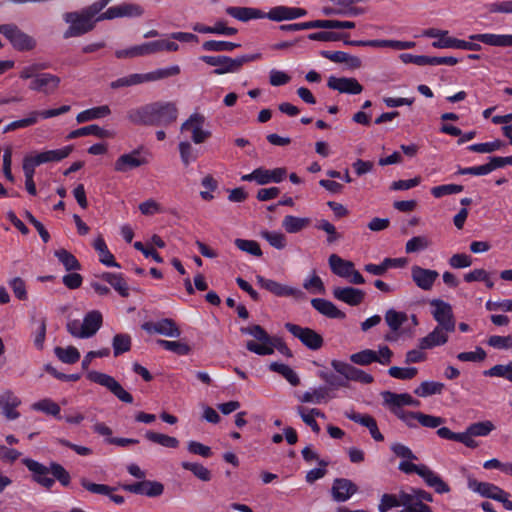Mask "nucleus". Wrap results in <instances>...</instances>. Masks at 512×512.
I'll list each match as a JSON object with an SVG mask.
<instances>
[{"label":"nucleus","mask_w":512,"mask_h":512,"mask_svg":"<svg viewBox=\"0 0 512 512\" xmlns=\"http://www.w3.org/2000/svg\"><path fill=\"white\" fill-rule=\"evenodd\" d=\"M330 364L338 375L328 371H320L318 376L332 389L347 388L350 381L361 384H371L374 381L371 374L347 362L333 359Z\"/></svg>","instance_id":"1"},{"label":"nucleus","mask_w":512,"mask_h":512,"mask_svg":"<svg viewBox=\"0 0 512 512\" xmlns=\"http://www.w3.org/2000/svg\"><path fill=\"white\" fill-rule=\"evenodd\" d=\"M98 13V9L93 4L81 12H67L64 20L70 25L63 34L64 39L79 37L92 31L98 21L97 18L95 19Z\"/></svg>","instance_id":"2"},{"label":"nucleus","mask_w":512,"mask_h":512,"mask_svg":"<svg viewBox=\"0 0 512 512\" xmlns=\"http://www.w3.org/2000/svg\"><path fill=\"white\" fill-rule=\"evenodd\" d=\"M261 57V53H254L241 55L236 58L225 55H202L199 59L210 66L216 67L213 71L214 74L223 75L227 73H237L244 64L259 60Z\"/></svg>","instance_id":"3"},{"label":"nucleus","mask_w":512,"mask_h":512,"mask_svg":"<svg viewBox=\"0 0 512 512\" xmlns=\"http://www.w3.org/2000/svg\"><path fill=\"white\" fill-rule=\"evenodd\" d=\"M179 45L170 40H156L146 42L141 45H136L124 50L116 51L115 55L117 58H133L138 56H145L158 53L160 51L175 52L178 51Z\"/></svg>","instance_id":"4"},{"label":"nucleus","mask_w":512,"mask_h":512,"mask_svg":"<svg viewBox=\"0 0 512 512\" xmlns=\"http://www.w3.org/2000/svg\"><path fill=\"white\" fill-rule=\"evenodd\" d=\"M433 502V495L424 489L410 487L402 491L403 509L399 512H433L427 504Z\"/></svg>","instance_id":"5"},{"label":"nucleus","mask_w":512,"mask_h":512,"mask_svg":"<svg viewBox=\"0 0 512 512\" xmlns=\"http://www.w3.org/2000/svg\"><path fill=\"white\" fill-rule=\"evenodd\" d=\"M0 34H2L19 52L32 51L37 46V41L31 35L22 31L16 24H0Z\"/></svg>","instance_id":"6"},{"label":"nucleus","mask_w":512,"mask_h":512,"mask_svg":"<svg viewBox=\"0 0 512 512\" xmlns=\"http://www.w3.org/2000/svg\"><path fill=\"white\" fill-rule=\"evenodd\" d=\"M468 487L472 491L479 493L482 497L502 503L506 510L512 511V501L509 500L510 494L499 486L489 482H480L474 478H468Z\"/></svg>","instance_id":"7"},{"label":"nucleus","mask_w":512,"mask_h":512,"mask_svg":"<svg viewBox=\"0 0 512 512\" xmlns=\"http://www.w3.org/2000/svg\"><path fill=\"white\" fill-rule=\"evenodd\" d=\"M240 332L245 335H250L260 342L259 344L254 341H248L246 343V348L248 351L261 356L273 354L272 348L268 347V343L271 341V336L262 326L253 324L248 327H241Z\"/></svg>","instance_id":"8"},{"label":"nucleus","mask_w":512,"mask_h":512,"mask_svg":"<svg viewBox=\"0 0 512 512\" xmlns=\"http://www.w3.org/2000/svg\"><path fill=\"white\" fill-rule=\"evenodd\" d=\"M87 379L91 382L106 387L114 396L124 403H132L133 396L127 392L121 384L112 376L99 371H89Z\"/></svg>","instance_id":"9"},{"label":"nucleus","mask_w":512,"mask_h":512,"mask_svg":"<svg viewBox=\"0 0 512 512\" xmlns=\"http://www.w3.org/2000/svg\"><path fill=\"white\" fill-rule=\"evenodd\" d=\"M284 327L289 333H291L310 350H319L324 344L323 337L309 327H302L290 322L285 323Z\"/></svg>","instance_id":"10"},{"label":"nucleus","mask_w":512,"mask_h":512,"mask_svg":"<svg viewBox=\"0 0 512 512\" xmlns=\"http://www.w3.org/2000/svg\"><path fill=\"white\" fill-rule=\"evenodd\" d=\"M178 109L174 102L152 103V126L167 127L177 120Z\"/></svg>","instance_id":"11"},{"label":"nucleus","mask_w":512,"mask_h":512,"mask_svg":"<svg viewBox=\"0 0 512 512\" xmlns=\"http://www.w3.org/2000/svg\"><path fill=\"white\" fill-rule=\"evenodd\" d=\"M256 280L261 288L269 291L277 297H293L296 300H304L306 298L305 293L301 289L281 284L261 275H257Z\"/></svg>","instance_id":"12"},{"label":"nucleus","mask_w":512,"mask_h":512,"mask_svg":"<svg viewBox=\"0 0 512 512\" xmlns=\"http://www.w3.org/2000/svg\"><path fill=\"white\" fill-rule=\"evenodd\" d=\"M430 304L434 307L432 315L438 323L437 326L444 328L446 332H453L455 319L451 305L441 299H434Z\"/></svg>","instance_id":"13"},{"label":"nucleus","mask_w":512,"mask_h":512,"mask_svg":"<svg viewBox=\"0 0 512 512\" xmlns=\"http://www.w3.org/2000/svg\"><path fill=\"white\" fill-rule=\"evenodd\" d=\"M119 488L130 493L152 498L161 496L164 492V485L162 483L146 479L132 484H119Z\"/></svg>","instance_id":"14"},{"label":"nucleus","mask_w":512,"mask_h":512,"mask_svg":"<svg viewBox=\"0 0 512 512\" xmlns=\"http://www.w3.org/2000/svg\"><path fill=\"white\" fill-rule=\"evenodd\" d=\"M148 163V159L142 155V149L137 148L130 153L122 154L114 163V170L126 173Z\"/></svg>","instance_id":"15"},{"label":"nucleus","mask_w":512,"mask_h":512,"mask_svg":"<svg viewBox=\"0 0 512 512\" xmlns=\"http://www.w3.org/2000/svg\"><path fill=\"white\" fill-rule=\"evenodd\" d=\"M141 328L150 334L156 333L166 337L177 338L181 335V330L171 318H163L156 322H144Z\"/></svg>","instance_id":"16"},{"label":"nucleus","mask_w":512,"mask_h":512,"mask_svg":"<svg viewBox=\"0 0 512 512\" xmlns=\"http://www.w3.org/2000/svg\"><path fill=\"white\" fill-rule=\"evenodd\" d=\"M205 122V117L199 113H193L184 123L181 125V131H192V141L195 144H201L211 136V132L203 130L202 126Z\"/></svg>","instance_id":"17"},{"label":"nucleus","mask_w":512,"mask_h":512,"mask_svg":"<svg viewBox=\"0 0 512 512\" xmlns=\"http://www.w3.org/2000/svg\"><path fill=\"white\" fill-rule=\"evenodd\" d=\"M358 491V486L350 479L336 478L331 487V495L335 502L348 501Z\"/></svg>","instance_id":"18"},{"label":"nucleus","mask_w":512,"mask_h":512,"mask_svg":"<svg viewBox=\"0 0 512 512\" xmlns=\"http://www.w3.org/2000/svg\"><path fill=\"white\" fill-rule=\"evenodd\" d=\"M61 79L57 75L50 73L37 74L29 84V88L33 91L43 92L44 94L54 93L59 85Z\"/></svg>","instance_id":"19"},{"label":"nucleus","mask_w":512,"mask_h":512,"mask_svg":"<svg viewBox=\"0 0 512 512\" xmlns=\"http://www.w3.org/2000/svg\"><path fill=\"white\" fill-rule=\"evenodd\" d=\"M327 86L339 93L350 95H357L363 91V86L356 78L330 76L327 81Z\"/></svg>","instance_id":"20"},{"label":"nucleus","mask_w":512,"mask_h":512,"mask_svg":"<svg viewBox=\"0 0 512 512\" xmlns=\"http://www.w3.org/2000/svg\"><path fill=\"white\" fill-rule=\"evenodd\" d=\"M384 403L387 405L391 411V413H396L397 411H404L402 409L403 406H419L420 402L414 399L408 393H393L390 391H385L382 393Z\"/></svg>","instance_id":"21"},{"label":"nucleus","mask_w":512,"mask_h":512,"mask_svg":"<svg viewBox=\"0 0 512 512\" xmlns=\"http://www.w3.org/2000/svg\"><path fill=\"white\" fill-rule=\"evenodd\" d=\"M23 464L33 473L35 482L47 489L54 485V478L48 476L50 474L49 467L29 458L23 459Z\"/></svg>","instance_id":"22"},{"label":"nucleus","mask_w":512,"mask_h":512,"mask_svg":"<svg viewBox=\"0 0 512 512\" xmlns=\"http://www.w3.org/2000/svg\"><path fill=\"white\" fill-rule=\"evenodd\" d=\"M23 464L33 473L35 482L47 489L54 485V478L48 476L50 474L49 467L29 458L23 459Z\"/></svg>","instance_id":"23"},{"label":"nucleus","mask_w":512,"mask_h":512,"mask_svg":"<svg viewBox=\"0 0 512 512\" xmlns=\"http://www.w3.org/2000/svg\"><path fill=\"white\" fill-rule=\"evenodd\" d=\"M411 277L417 287L422 290L429 291L432 289L435 281L439 277V273L436 270L414 265L411 268Z\"/></svg>","instance_id":"24"},{"label":"nucleus","mask_w":512,"mask_h":512,"mask_svg":"<svg viewBox=\"0 0 512 512\" xmlns=\"http://www.w3.org/2000/svg\"><path fill=\"white\" fill-rule=\"evenodd\" d=\"M307 15V10L297 7L275 6L267 12V18L271 21L282 22L294 20Z\"/></svg>","instance_id":"25"},{"label":"nucleus","mask_w":512,"mask_h":512,"mask_svg":"<svg viewBox=\"0 0 512 512\" xmlns=\"http://www.w3.org/2000/svg\"><path fill=\"white\" fill-rule=\"evenodd\" d=\"M81 486L86 489L87 491L99 494V495H105L110 498L111 501H113L117 505H121L125 502V499L121 495L113 494L114 491H116L117 487H112L106 484H97L90 482L87 478L82 477L80 479Z\"/></svg>","instance_id":"26"},{"label":"nucleus","mask_w":512,"mask_h":512,"mask_svg":"<svg viewBox=\"0 0 512 512\" xmlns=\"http://www.w3.org/2000/svg\"><path fill=\"white\" fill-rule=\"evenodd\" d=\"M332 294L335 299L350 306L360 305L365 298V292L354 287H335Z\"/></svg>","instance_id":"27"},{"label":"nucleus","mask_w":512,"mask_h":512,"mask_svg":"<svg viewBox=\"0 0 512 512\" xmlns=\"http://www.w3.org/2000/svg\"><path fill=\"white\" fill-rule=\"evenodd\" d=\"M495 429L494 424L489 421H481L470 424L465 432H462L465 437H467L469 440L467 442H470L472 444H464L468 448H476L478 446V443L473 439V437H479V436H487Z\"/></svg>","instance_id":"28"},{"label":"nucleus","mask_w":512,"mask_h":512,"mask_svg":"<svg viewBox=\"0 0 512 512\" xmlns=\"http://www.w3.org/2000/svg\"><path fill=\"white\" fill-rule=\"evenodd\" d=\"M346 417L348 419H350L351 421L366 427L369 430L371 437L375 441H377V442L384 441V436L379 431L377 422L374 419V417H372L371 415L353 412L350 414H346Z\"/></svg>","instance_id":"29"},{"label":"nucleus","mask_w":512,"mask_h":512,"mask_svg":"<svg viewBox=\"0 0 512 512\" xmlns=\"http://www.w3.org/2000/svg\"><path fill=\"white\" fill-rule=\"evenodd\" d=\"M225 12L229 16L242 22H248L252 19L267 18V13L263 12L258 8L253 7L229 6L225 9Z\"/></svg>","instance_id":"30"},{"label":"nucleus","mask_w":512,"mask_h":512,"mask_svg":"<svg viewBox=\"0 0 512 512\" xmlns=\"http://www.w3.org/2000/svg\"><path fill=\"white\" fill-rule=\"evenodd\" d=\"M470 40H476L489 46L494 47H512V34H472L469 36Z\"/></svg>","instance_id":"31"},{"label":"nucleus","mask_w":512,"mask_h":512,"mask_svg":"<svg viewBox=\"0 0 512 512\" xmlns=\"http://www.w3.org/2000/svg\"><path fill=\"white\" fill-rule=\"evenodd\" d=\"M20 404L21 400L11 390H7L0 395V408L9 420L17 419L20 416L19 412L16 411Z\"/></svg>","instance_id":"32"},{"label":"nucleus","mask_w":512,"mask_h":512,"mask_svg":"<svg viewBox=\"0 0 512 512\" xmlns=\"http://www.w3.org/2000/svg\"><path fill=\"white\" fill-rule=\"evenodd\" d=\"M103 323L102 314L98 310L88 312L82 322V338L94 336Z\"/></svg>","instance_id":"33"},{"label":"nucleus","mask_w":512,"mask_h":512,"mask_svg":"<svg viewBox=\"0 0 512 512\" xmlns=\"http://www.w3.org/2000/svg\"><path fill=\"white\" fill-rule=\"evenodd\" d=\"M420 477L428 487L433 488L438 494H444L450 491L449 485L427 465H424Z\"/></svg>","instance_id":"34"},{"label":"nucleus","mask_w":512,"mask_h":512,"mask_svg":"<svg viewBox=\"0 0 512 512\" xmlns=\"http://www.w3.org/2000/svg\"><path fill=\"white\" fill-rule=\"evenodd\" d=\"M127 119L135 125L152 126V103L130 109Z\"/></svg>","instance_id":"35"},{"label":"nucleus","mask_w":512,"mask_h":512,"mask_svg":"<svg viewBox=\"0 0 512 512\" xmlns=\"http://www.w3.org/2000/svg\"><path fill=\"white\" fill-rule=\"evenodd\" d=\"M312 307L320 314L331 319H344L346 314L338 309L334 303L323 298H314L311 300Z\"/></svg>","instance_id":"36"},{"label":"nucleus","mask_w":512,"mask_h":512,"mask_svg":"<svg viewBox=\"0 0 512 512\" xmlns=\"http://www.w3.org/2000/svg\"><path fill=\"white\" fill-rule=\"evenodd\" d=\"M448 332L444 328L436 326L432 332L419 340L420 349H432L444 345L448 341Z\"/></svg>","instance_id":"37"},{"label":"nucleus","mask_w":512,"mask_h":512,"mask_svg":"<svg viewBox=\"0 0 512 512\" xmlns=\"http://www.w3.org/2000/svg\"><path fill=\"white\" fill-rule=\"evenodd\" d=\"M73 151V146L68 145L60 149L43 151L35 155V164H44L48 162H59L68 157Z\"/></svg>","instance_id":"38"},{"label":"nucleus","mask_w":512,"mask_h":512,"mask_svg":"<svg viewBox=\"0 0 512 512\" xmlns=\"http://www.w3.org/2000/svg\"><path fill=\"white\" fill-rule=\"evenodd\" d=\"M320 55L335 63H346L352 69L360 68L362 65L360 58L357 56H352L343 51L322 50Z\"/></svg>","instance_id":"39"},{"label":"nucleus","mask_w":512,"mask_h":512,"mask_svg":"<svg viewBox=\"0 0 512 512\" xmlns=\"http://www.w3.org/2000/svg\"><path fill=\"white\" fill-rule=\"evenodd\" d=\"M88 135H93V136L103 139V138H112L114 136V133L112 131L104 129L96 124H92V125L84 126L79 129L71 131L67 135L66 138L68 140H71V139H75V138L82 137V136H88Z\"/></svg>","instance_id":"40"},{"label":"nucleus","mask_w":512,"mask_h":512,"mask_svg":"<svg viewBox=\"0 0 512 512\" xmlns=\"http://www.w3.org/2000/svg\"><path fill=\"white\" fill-rule=\"evenodd\" d=\"M98 277L110 284L120 296H129L128 284L121 273L103 272Z\"/></svg>","instance_id":"41"},{"label":"nucleus","mask_w":512,"mask_h":512,"mask_svg":"<svg viewBox=\"0 0 512 512\" xmlns=\"http://www.w3.org/2000/svg\"><path fill=\"white\" fill-rule=\"evenodd\" d=\"M287 176V169L285 167H278L272 170L265 168H258L259 185H266L269 183H280Z\"/></svg>","instance_id":"42"},{"label":"nucleus","mask_w":512,"mask_h":512,"mask_svg":"<svg viewBox=\"0 0 512 512\" xmlns=\"http://www.w3.org/2000/svg\"><path fill=\"white\" fill-rule=\"evenodd\" d=\"M332 272L342 278H348L353 268V262L344 260L337 254H331L328 259Z\"/></svg>","instance_id":"43"},{"label":"nucleus","mask_w":512,"mask_h":512,"mask_svg":"<svg viewBox=\"0 0 512 512\" xmlns=\"http://www.w3.org/2000/svg\"><path fill=\"white\" fill-rule=\"evenodd\" d=\"M94 249L99 253V261L107 267H117L120 265L115 261L113 254L108 250L105 240L98 236L93 242Z\"/></svg>","instance_id":"44"},{"label":"nucleus","mask_w":512,"mask_h":512,"mask_svg":"<svg viewBox=\"0 0 512 512\" xmlns=\"http://www.w3.org/2000/svg\"><path fill=\"white\" fill-rule=\"evenodd\" d=\"M310 223V218L287 215L282 221V227L287 233L294 234L307 228Z\"/></svg>","instance_id":"45"},{"label":"nucleus","mask_w":512,"mask_h":512,"mask_svg":"<svg viewBox=\"0 0 512 512\" xmlns=\"http://www.w3.org/2000/svg\"><path fill=\"white\" fill-rule=\"evenodd\" d=\"M110 113H111V110L108 105L93 107V108H90V109L80 112L76 117V121L78 123H84V122H88L91 120L106 117Z\"/></svg>","instance_id":"46"},{"label":"nucleus","mask_w":512,"mask_h":512,"mask_svg":"<svg viewBox=\"0 0 512 512\" xmlns=\"http://www.w3.org/2000/svg\"><path fill=\"white\" fill-rule=\"evenodd\" d=\"M180 71L181 70L178 65H173V66L166 67V68H159L154 71L144 73L143 79H144V82L157 81V80L165 79L168 77L176 76V75L180 74Z\"/></svg>","instance_id":"47"},{"label":"nucleus","mask_w":512,"mask_h":512,"mask_svg":"<svg viewBox=\"0 0 512 512\" xmlns=\"http://www.w3.org/2000/svg\"><path fill=\"white\" fill-rule=\"evenodd\" d=\"M269 370L283 376L292 386H297L300 383L297 373L286 364L272 362L269 365Z\"/></svg>","instance_id":"48"},{"label":"nucleus","mask_w":512,"mask_h":512,"mask_svg":"<svg viewBox=\"0 0 512 512\" xmlns=\"http://www.w3.org/2000/svg\"><path fill=\"white\" fill-rule=\"evenodd\" d=\"M54 353L61 362L66 364H75L80 359V352L74 346H68L66 348L55 347Z\"/></svg>","instance_id":"49"},{"label":"nucleus","mask_w":512,"mask_h":512,"mask_svg":"<svg viewBox=\"0 0 512 512\" xmlns=\"http://www.w3.org/2000/svg\"><path fill=\"white\" fill-rule=\"evenodd\" d=\"M145 438L167 448H177L179 446L177 438L154 431H147Z\"/></svg>","instance_id":"50"},{"label":"nucleus","mask_w":512,"mask_h":512,"mask_svg":"<svg viewBox=\"0 0 512 512\" xmlns=\"http://www.w3.org/2000/svg\"><path fill=\"white\" fill-rule=\"evenodd\" d=\"M132 345L131 337L125 333L116 334L112 340L113 354L115 357L130 351Z\"/></svg>","instance_id":"51"},{"label":"nucleus","mask_w":512,"mask_h":512,"mask_svg":"<svg viewBox=\"0 0 512 512\" xmlns=\"http://www.w3.org/2000/svg\"><path fill=\"white\" fill-rule=\"evenodd\" d=\"M445 385L436 381H424L415 390L414 393L419 397H427L434 394H441Z\"/></svg>","instance_id":"52"},{"label":"nucleus","mask_w":512,"mask_h":512,"mask_svg":"<svg viewBox=\"0 0 512 512\" xmlns=\"http://www.w3.org/2000/svg\"><path fill=\"white\" fill-rule=\"evenodd\" d=\"M54 255L64 265L67 271H77L81 269V264L77 258L66 249L56 250Z\"/></svg>","instance_id":"53"},{"label":"nucleus","mask_w":512,"mask_h":512,"mask_svg":"<svg viewBox=\"0 0 512 512\" xmlns=\"http://www.w3.org/2000/svg\"><path fill=\"white\" fill-rule=\"evenodd\" d=\"M181 466L183 469L191 471L201 481L208 482L212 478L211 471L200 463L184 461Z\"/></svg>","instance_id":"54"},{"label":"nucleus","mask_w":512,"mask_h":512,"mask_svg":"<svg viewBox=\"0 0 512 512\" xmlns=\"http://www.w3.org/2000/svg\"><path fill=\"white\" fill-rule=\"evenodd\" d=\"M157 344L167 351H171L177 355L184 356L191 352V347L181 341H169L158 339Z\"/></svg>","instance_id":"55"},{"label":"nucleus","mask_w":512,"mask_h":512,"mask_svg":"<svg viewBox=\"0 0 512 512\" xmlns=\"http://www.w3.org/2000/svg\"><path fill=\"white\" fill-rule=\"evenodd\" d=\"M408 316L405 312H398L394 309H389L385 313V321L389 328L396 332L407 321Z\"/></svg>","instance_id":"56"},{"label":"nucleus","mask_w":512,"mask_h":512,"mask_svg":"<svg viewBox=\"0 0 512 512\" xmlns=\"http://www.w3.org/2000/svg\"><path fill=\"white\" fill-rule=\"evenodd\" d=\"M377 360L378 353L371 349H365L350 355V361L361 366L370 365L373 362H377Z\"/></svg>","instance_id":"57"},{"label":"nucleus","mask_w":512,"mask_h":512,"mask_svg":"<svg viewBox=\"0 0 512 512\" xmlns=\"http://www.w3.org/2000/svg\"><path fill=\"white\" fill-rule=\"evenodd\" d=\"M240 44L229 41L208 40L202 44V49L209 52L233 51Z\"/></svg>","instance_id":"58"},{"label":"nucleus","mask_w":512,"mask_h":512,"mask_svg":"<svg viewBox=\"0 0 512 512\" xmlns=\"http://www.w3.org/2000/svg\"><path fill=\"white\" fill-rule=\"evenodd\" d=\"M431 245V241L427 236H414L406 242L405 252L407 254L417 253L426 250Z\"/></svg>","instance_id":"59"},{"label":"nucleus","mask_w":512,"mask_h":512,"mask_svg":"<svg viewBox=\"0 0 512 512\" xmlns=\"http://www.w3.org/2000/svg\"><path fill=\"white\" fill-rule=\"evenodd\" d=\"M403 507L402 503V491L399 492L398 495L394 494H383L380 503L378 505V510L380 512H387L388 510L394 507Z\"/></svg>","instance_id":"60"},{"label":"nucleus","mask_w":512,"mask_h":512,"mask_svg":"<svg viewBox=\"0 0 512 512\" xmlns=\"http://www.w3.org/2000/svg\"><path fill=\"white\" fill-rule=\"evenodd\" d=\"M234 243H235V246L243 252H246V253L256 256V257L262 256V250L260 248V245L255 240H247V239L237 238V239H235Z\"/></svg>","instance_id":"61"},{"label":"nucleus","mask_w":512,"mask_h":512,"mask_svg":"<svg viewBox=\"0 0 512 512\" xmlns=\"http://www.w3.org/2000/svg\"><path fill=\"white\" fill-rule=\"evenodd\" d=\"M50 474H52L54 480H58L64 487H68L71 482L69 472L59 463L51 462L49 466Z\"/></svg>","instance_id":"62"},{"label":"nucleus","mask_w":512,"mask_h":512,"mask_svg":"<svg viewBox=\"0 0 512 512\" xmlns=\"http://www.w3.org/2000/svg\"><path fill=\"white\" fill-rule=\"evenodd\" d=\"M33 408L38 411H42L48 415L62 419L60 415V406L50 399H43L33 404Z\"/></svg>","instance_id":"63"},{"label":"nucleus","mask_w":512,"mask_h":512,"mask_svg":"<svg viewBox=\"0 0 512 512\" xmlns=\"http://www.w3.org/2000/svg\"><path fill=\"white\" fill-rule=\"evenodd\" d=\"M144 83L143 74L134 73L125 77H121L112 81L110 87L112 89H119L122 87H129L133 85H138Z\"/></svg>","instance_id":"64"}]
</instances>
